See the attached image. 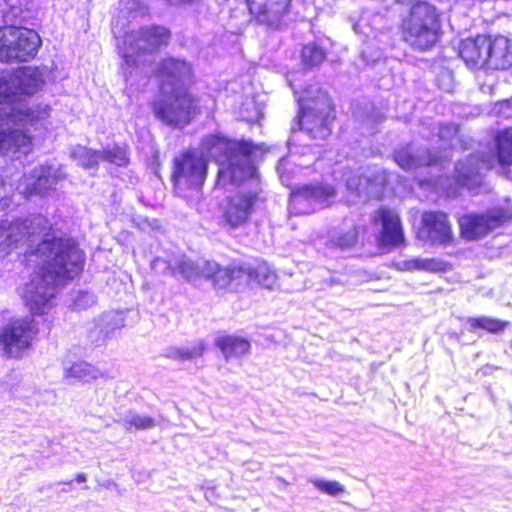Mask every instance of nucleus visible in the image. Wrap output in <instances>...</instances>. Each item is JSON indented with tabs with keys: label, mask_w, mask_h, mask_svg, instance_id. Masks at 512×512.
<instances>
[{
	"label": "nucleus",
	"mask_w": 512,
	"mask_h": 512,
	"mask_svg": "<svg viewBox=\"0 0 512 512\" xmlns=\"http://www.w3.org/2000/svg\"><path fill=\"white\" fill-rule=\"evenodd\" d=\"M487 65L492 69L512 66V41L505 36H488Z\"/></svg>",
	"instance_id": "nucleus-21"
},
{
	"label": "nucleus",
	"mask_w": 512,
	"mask_h": 512,
	"mask_svg": "<svg viewBox=\"0 0 512 512\" xmlns=\"http://www.w3.org/2000/svg\"><path fill=\"white\" fill-rule=\"evenodd\" d=\"M64 377L68 380L90 382L102 377V373L89 363L77 362L65 368Z\"/></svg>",
	"instance_id": "nucleus-27"
},
{
	"label": "nucleus",
	"mask_w": 512,
	"mask_h": 512,
	"mask_svg": "<svg viewBox=\"0 0 512 512\" xmlns=\"http://www.w3.org/2000/svg\"><path fill=\"white\" fill-rule=\"evenodd\" d=\"M420 233L434 243L446 244L452 239L450 223L442 212H425Z\"/></svg>",
	"instance_id": "nucleus-20"
},
{
	"label": "nucleus",
	"mask_w": 512,
	"mask_h": 512,
	"mask_svg": "<svg viewBox=\"0 0 512 512\" xmlns=\"http://www.w3.org/2000/svg\"><path fill=\"white\" fill-rule=\"evenodd\" d=\"M217 346L227 360L248 354L251 347L247 339L237 336L221 337L217 340Z\"/></svg>",
	"instance_id": "nucleus-26"
},
{
	"label": "nucleus",
	"mask_w": 512,
	"mask_h": 512,
	"mask_svg": "<svg viewBox=\"0 0 512 512\" xmlns=\"http://www.w3.org/2000/svg\"><path fill=\"white\" fill-rule=\"evenodd\" d=\"M205 346L202 342L189 347H171L166 351V356L177 361H188L198 358L202 355Z\"/></svg>",
	"instance_id": "nucleus-30"
},
{
	"label": "nucleus",
	"mask_w": 512,
	"mask_h": 512,
	"mask_svg": "<svg viewBox=\"0 0 512 512\" xmlns=\"http://www.w3.org/2000/svg\"><path fill=\"white\" fill-rule=\"evenodd\" d=\"M291 0H247L250 13L257 21L278 25L288 13Z\"/></svg>",
	"instance_id": "nucleus-16"
},
{
	"label": "nucleus",
	"mask_w": 512,
	"mask_h": 512,
	"mask_svg": "<svg viewBox=\"0 0 512 512\" xmlns=\"http://www.w3.org/2000/svg\"><path fill=\"white\" fill-rule=\"evenodd\" d=\"M71 157L85 168H92L98 164L101 155L83 146H76L71 151Z\"/></svg>",
	"instance_id": "nucleus-34"
},
{
	"label": "nucleus",
	"mask_w": 512,
	"mask_h": 512,
	"mask_svg": "<svg viewBox=\"0 0 512 512\" xmlns=\"http://www.w3.org/2000/svg\"><path fill=\"white\" fill-rule=\"evenodd\" d=\"M488 36L467 38L459 45V56L470 69H481L487 65Z\"/></svg>",
	"instance_id": "nucleus-19"
},
{
	"label": "nucleus",
	"mask_w": 512,
	"mask_h": 512,
	"mask_svg": "<svg viewBox=\"0 0 512 512\" xmlns=\"http://www.w3.org/2000/svg\"><path fill=\"white\" fill-rule=\"evenodd\" d=\"M367 19L365 17H362L359 22L354 24L353 28L356 33H362L367 35L369 37L368 33H366L365 28L367 27L366 23Z\"/></svg>",
	"instance_id": "nucleus-44"
},
{
	"label": "nucleus",
	"mask_w": 512,
	"mask_h": 512,
	"mask_svg": "<svg viewBox=\"0 0 512 512\" xmlns=\"http://www.w3.org/2000/svg\"><path fill=\"white\" fill-rule=\"evenodd\" d=\"M86 479H87L86 475H85V474H82V473H81V474H78V475L76 476V481H77L78 483L85 482V481H86Z\"/></svg>",
	"instance_id": "nucleus-46"
},
{
	"label": "nucleus",
	"mask_w": 512,
	"mask_h": 512,
	"mask_svg": "<svg viewBox=\"0 0 512 512\" xmlns=\"http://www.w3.org/2000/svg\"><path fill=\"white\" fill-rule=\"evenodd\" d=\"M302 61L307 66L319 65L325 58V52L317 44L305 45L302 49Z\"/></svg>",
	"instance_id": "nucleus-35"
},
{
	"label": "nucleus",
	"mask_w": 512,
	"mask_h": 512,
	"mask_svg": "<svg viewBox=\"0 0 512 512\" xmlns=\"http://www.w3.org/2000/svg\"><path fill=\"white\" fill-rule=\"evenodd\" d=\"M202 277L213 280L217 289L237 290L241 284L248 282L251 273L243 268H221L215 262L205 261L201 268Z\"/></svg>",
	"instance_id": "nucleus-14"
},
{
	"label": "nucleus",
	"mask_w": 512,
	"mask_h": 512,
	"mask_svg": "<svg viewBox=\"0 0 512 512\" xmlns=\"http://www.w3.org/2000/svg\"><path fill=\"white\" fill-rule=\"evenodd\" d=\"M239 115L247 122H256L262 117V108L255 103L254 99H246Z\"/></svg>",
	"instance_id": "nucleus-38"
},
{
	"label": "nucleus",
	"mask_w": 512,
	"mask_h": 512,
	"mask_svg": "<svg viewBox=\"0 0 512 512\" xmlns=\"http://www.w3.org/2000/svg\"><path fill=\"white\" fill-rule=\"evenodd\" d=\"M395 267L400 271L418 270L436 273L446 271L448 264L436 258H412L396 262Z\"/></svg>",
	"instance_id": "nucleus-25"
},
{
	"label": "nucleus",
	"mask_w": 512,
	"mask_h": 512,
	"mask_svg": "<svg viewBox=\"0 0 512 512\" xmlns=\"http://www.w3.org/2000/svg\"><path fill=\"white\" fill-rule=\"evenodd\" d=\"M202 150L219 164L217 185L237 183L252 178L256 172L252 163L254 145L250 142L213 135L203 141Z\"/></svg>",
	"instance_id": "nucleus-4"
},
{
	"label": "nucleus",
	"mask_w": 512,
	"mask_h": 512,
	"mask_svg": "<svg viewBox=\"0 0 512 512\" xmlns=\"http://www.w3.org/2000/svg\"><path fill=\"white\" fill-rule=\"evenodd\" d=\"M96 302L94 294L87 291H80L73 298L72 306L76 310H84Z\"/></svg>",
	"instance_id": "nucleus-41"
},
{
	"label": "nucleus",
	"mask_w": 512,
	"mask_h": 512,
	"mask_svg": "<svg viewBox=\"0 0 512 512\" xmlns=\"http://www.w3.org/2000/svg\"><path fill=\"white\" fill-rule=\"evenodd\" d=\"M122 421L127 429H131L132 427L135 429H149L154 426V420L151 417L136 413H129Z\"/></svg>",
	"instance_id": "nucleus-37"
},
{
	"label": "nucleus",
	"mask_w": 512,
	"mask_h": 512,
	"mask_svg": "<svg viewBox=\"0 0 512 512\" xmlns=\"http://www.w3.org/2000/svg\"><path fill=\"white\" fill-rule=\"evenodd\" d=\"M206 176V161L196 152H187L174 161L173 180L176 192L189 197L188 190L198 192Z\"/></svg>",
	"instance_id": "nucleus-9"
},
{
	"label": "nucleus",
	"mask_w": 512,
	"mask_h": 512,
	"mask_svg": "<svg viewBox=\"0 0 512 512\" xmlns=\"http://www.w3.org/2000/svg\"><path fill=\"white\" fill-rule=\"evenodd\" d=\"M290 86H291V87H292V89L294 90L295 94H297L298 92H297V90H296V88H295V86H294V84H293V82H292V81H290Z\"/></svg>",
	"instance_id": "nucleus-47"
},
{
	"label": "nucleus",
	"mask_w": 512,
	"mask_h": 512,
	"mask_svg": "<svg viewBox=\"0 0 512 512\" xmlns=\"http://www.w3.org/2000/svg\"><path fill=\"white\" fill-rule=\"evenodd\" d=\"M507 218L503 209H496L485 215L466 214L459 219L462 236L474 240L498 227Z\"/></svg>",
	"instance_id": "nucleus-13"
},
{
	"label": "nucleus",
	"mask_w": 512,
	"mask_h": 512,
	"mask_svg": "<svg viewBox=\"0 0 512 512\" xmlns=\"http://www.w3.org/2000/svg\"><path fill=\"white\" fill-rule=\"evenodd\" d=\"M113 33L116 35L117 34V31H116V28L113 27Z\"/></svg>",
	"instance_id": "nucleus-48"
},
{
	"label": "nucleus",
	"mask_w": 512,
	"mask_h": 512,
	"mask_svg": "<svg viewBox=\"0 0 512 512\" xmlns=\"http://www.w3.org/2000/svg\"><path fill=\"white\" fill-rule=\"evenodd\" d=\"M496 142L498 162L503 166L512 164V127L501 131Z\"/></svg>",
	"instance_id": "nucleus-29"
},
{
	"label": "nucleus",
	"mask_w": 512,
	"mask_h": 512,
	"mask_svg": "<svg viewBox=\"0 0 512 512\" xmlns=\"http://www.w3.org/2000/svg\"><path fill=\"white\" fill-rule=\"evenodd\" d=\"M100 155V159L106 160L117 166H123L128 162L126 150L117 145L108 146Z\"/></svg>",
	"instance_id": "nucleus-36"
},
{
	"label": "nucleus",
	"mask_w": 512,
	"mask_h": 512,
	"mask_svg": "<svg viewBox=\"0 0 512 512\" xmlns=\"http://www.w3.org/2000/svg\"><path fill=\"white\" fill-rule=\"evenodd\" d=\"M5 2L12 8L13 11H20L21 0H5Z\"/></svg>",
	"instance_id": "nucleus-45"
},
{
	"label": "nucleus",
	"mask_w": 512,
	"mask_h": 512,
	"mask_svg": "<svg viewBox=\"0 0 512 512\" xmlns=\"http://www.w3.org/2000/svg\"><path fill=\"white\" fill-rule=\"evenodd\" d=\"M47 71L35 67H24L12 74L15 90L18 91L19 103L42 89Z\"/></svg>",
	"instance_id": "nucleus-18"
},
{
	"label": "nucleus",
	"mask_w": 512,
	"mask_h": 512,
	"mask_svg": "<svg viewBox=\"0 0 512 512\" xmlns=\"http://www.w3.org/2000/svg\"><path fill=\"white\" fill-rule=\"evenodd\" d=\"M357 240V231L355 228L349 229L344 234H338L333 236L331 242L333 245L341 248L346 249L351 246H353L356 243Z\"/></svg>",
	"instance_id": "nucleus-40"
},
{
	"label": "nucleus",
	"mask_w": 512,
	"mask_h": 512,
	"mask_svg": "<svg viewBox=\"0 0 512 512\" xmlns=\"http://www.w3.org/2000/svg\"><path fill=\"white\" fill-rule=\"evenodd\" d=\"M255 201L256 195L252 193H240L231 198L225 210L226 223L232 228L244 224L250 216Z\"/></svg>",
	"instance_id": "nucleus-22"
},
{
	"label": "nucleus",
	"mask_w": 512,
	"mask_h": 512,
	"mask_svg": "<svg viewBox=\"0 0 512 512\" xmlns=\"http://www.w3.org/2000/svg\"><path fill=\"white\" fill-rule=\"evenodd\" d=\"M37 333L31 316L14 318L0 330V346L6 355L18 358L31 346Z\"/></svg>",
	"instance_id": "nucleus-10"
},
{
	"label": "nucleus",
	"mask_w": 512,
	"mask_h": 512,
	"mask_svg": "<svg viewBox=\"0 0 512 512\" xmlns=\"http://www.w3.org/2000/svg\"><path fill=\"white\" fill-rule=\"evenodd\" d=\"M309 482L320 492L332 497L340 496L346 492L345 486L336 480L312 477Z\"/></svg>",
	"instance_id": "nucleus-33"
},
{
	"label": "nucleus",
	"mask_w": 512,
	"mask_h": 512,
	"mask_svg": "<svg viewBox=\"0 0 512 512\" xmlns=\"http://www.w3.org/2000/svg\"><path fill=\"white\" fill-rule=\"evenodd\" d=\"M395 162L404 170L410 171L422 165H431L437 162L427 151L414 152L412 146L395 152Z\"/></svg>",
	"instance_id": "nucleus-24"
},
{
	"label": "nucleus",
	"mask_w": 512,
	"mask_h": 512,
	"mask_svg": "<svg viewBox=\"0 0 512 512\" xmlns=\"http://www.w3.org/2000/svg\"><path fill=\"white\" fill-rule=\"evenodd\" d=\"M157 77L164 99L154 104L155 115L169 125H187L197 112L195 99L185 90L191 77L190 65L183 60L166 59L157 69Z\"/></svg>",
	"instance_id": "nucleus-3"
},
{
	"label": "nucleus",
	"mask_w": 512,
	"mask_h": 512,
	"mask_svg": "<svg viewBox=\"0 0 512 512\" xmlns=\"http://www.w3.org/2000/svg\"><path fill=\"white\" fill-rule=\"evenodd\" d=\"M12 74H0V155L18 159L32 149V137L18 127L43 128L52 107L46 103L19 105Z\"/></svg>",
	"instance_id": "nucleus-2"
},
{
	"label": "nucleus",
	"mask_w": 512,
	"mask_h": 512,
	"mask_svg": "<svg viewBox=\"0 0 512 512\" xmlns=\"http://www.w3.org/2000/svg\"><path fill=\"white\" fill-rule=\"evenodd\" d=\"M41 45L39 35L31 29L7 26L0 28V61H27Z\"/></svg>",
	"instance_id": "nucleus-7"
},
{
	"label": "nucleus",
	"mask_w": 512,
	"mask_h": 512,
	"mask_svg": "<svg viewBox=\"0 0 512 512\" xmlns=\"http://www.w3.org/2000/svg\"><path fill=\"white\" fill-rule=\"evenodd\" d=\"M346 188L350 193L348 202H355L357 197H377L380 193V184L375 180H370L357 174L347 178Z\"/></svg>",
	"instance_id": "nucleus-23"
},
{
	"label": "nucleus",
	"mask_w": 512,
	"mask_h": 512,
	"mask_svg": "<svg viewBox=\"0 0 512 512\" xmlns=\"http://www.w3.org/2000/svg\"><path fill=\"white\" fill-rule=\"evenodd\" d=\"M491 166L492 162L490 160L481 159L478 155L471 156L465 162L457 164V182L474 192L482 184V171L489 169Z\"/></svg>",
	"instance_id": "nucleus-17"
},
{
	"label": "nucleus",
	"mask_w": 512,
	"mask_h": 512,
	"mask_svg": "<svg viewBox=\"0 0 512 512\" xmlns=\"http://www.w3.org/2000/svg\"><path fill=\"white\" fill-rule=\"evenodd\" d=\"M64 178L61 167L43 164L35 166L31 172L24 175L16 186V189L22 194L45 195L54 189L56 184Z\"/></svg>",
	"instance_id": "nucleus-11"
},
{
	"label": "nucleus",
	"mask_w": 512,
	"mask_h": 512,
	"mask_svg": "<svg viewBox=\"0 0 512 512\" xmlns=\"http://www.w3.org/2000/svg\"><path fill=\"white\" fill-rule=\"evenodd\" d=\"M246 272L251 273L249 281H256L262 287L275 289L278 286V276L276 272L265 262L259 263L255 268L249 267Z\"/></svg>",
	"instance_id": "nucleus-28"
},
{
	"label": "nucleus",
	"mask_w": 512,
	"mask_h": 512,
	"mask_svg": "<svg viewBox=\"0 0 512 512\" xmlns=\"http://www.w3.org/2000/svg\"><path fill=\"white\" fill-rule=\"evenodd\" d=\"M369 44L370 43H367L366 47L362 50V57H363L364 61H366L367 63H373L380 57L381 53L379 50L375 53V55H369L368 54Z\"/></svg>",
	"instance_id": "nucleus-43"
},
{
	"label": "nucleus",
	"mask_w": 512,
	"mask_h": 512,
	"mask_svg": "<svg viewBox=\"0 0 512 512\" xmlns=\"http://www.w3.org/2000/svg\"><path fill=\"white\" fill-rule=\"evenodd\" d=\"M201 268L202 265L198 266L189 260H183L179 263L175 273L181 275L188 281H192L197 277L202 276Z\"/></svg>",
	"instance_id": "nucleus-39"
},
{
	"label": "nucleus",
	"mask_w": 512,
	"mask_h": 512,
	"mask_svg": "<svg viewBox=\"0 0 512 512\" xmlns=\"http://www.w3.org/2000/svg\"><path fill=\"white\" fill-rule=\"evenodd\" d=\"M458 134L457 126L453 124H446L439 127V138L444 141L452 142Z\"/></svg>",
	"instance_id": "nucleus-42"
},
{
	"label": "nucleus",
	"mask_w": 512,
	"mask_h": 512,
	"mask_svg": "<svg viewBox=\"0 0 512 512\" xmlns=\"http://www.w3.org/2000/svg\"><path fill=\"white\" fill-rule=\"evenodd\" d=\"M21 245L27 247V266L35 271L19 294L33 315L47 314L54 305L57 287L82 270L83 253L71 239L57 237L42 215L0 226V257Z\"/></svg>",
	"instance_id": "nucleus-1"
},
{
	"label": "nucleus",
	"mask_w": 512,
	"mask_h": 512,
	"mask_svg": "<svg viewBox=\"0 0 512 512\" xmlns=\"http://www.w3.org/2000/svg\"><path fill=\"white\" fill-rule=\"evenodd\" d=\"M469 325V329L471 331H477L478 329H483L491 333H497L502 331L507 325L508 322L501 321L499 319L490 318V317H477V318H469L467 320Z\"/></svg>",
	"instance_id": "nucleus-31"
},
{
	"label": "nucleus",
	"mask_w": 512,
	"mask_h": 512,
	"mask_svg": "<svg viewBox=\"0 0 512 512\" xmlns=\"http://www.w3.org/2000/svg\"><path fill=\"white\" fill-rule=\"evenodd\" d=\"M169 39V32L163 27H147L137 32L126 34L122 44L118 45L122 54L125 66H138L140 52L151 53L166 44Z\"/></svg>",
	"instance_id": "nucleus-8"
},
{
	"label": "nucleus",
	"mask_w": 512,
	"mask_h": 512,
	"mask_svg": "<svg viewBox=\"0 0 512 512\" xmlns=\"http://www.w3.org/2000/svg\"><path fill=\"white\" fill-rule=\"evenodd\" d=\"M125 325V320L122 312H107L100 318L101 333L105 337L111 336L115 330L122 328Z\"/></svg>",
	"instance_id": "nucleus-32"
},
{
	"label": "nucleus",
	"mask_w": 512,
	"mask_h": 512,
	"mask_svg": "<svg viewBox=\"0 0 512 512\" xmlns=\"http://www.w3.org/2000/svg\"><path fill=\"white\" fill-rule=\"evenodd\" d=\"M336 191L329 185L304 186L291 193V207L297 213H310L329 206Z\"/></svg>",
	"instance_id": "nucleus-12"
},
{
	"label": "nucleus",
	"mask_w": 512,
	"mask_h": 512,
	"mask_svg": "<svg viewBox=\"0 0 512 512\" xmlns=\"http://www.w3.org/2000/svg\"><path fill=\"white\" fill-rule=\"evenodd\" d=\"M440 32V15L434 6L427 2L414 4L402 22L404 41L421 51L432 48L438 41Z\"/></svg>",
	"instance_id": "nucleus-5"
},
{
	"label": "nucleus",
	"mask_w": 512,
	"mask_h": 512,
	"mask_svg": "<svg viewBox=\"0 0 512 512\" xmlns=\"http://www.w3.org/2000/svg\"><path fill=\"white\" fill-rule=\"evenodd\" d=\"M376 222H381V230L378 235V243L383 248L398 247L404 242V234L400 218L396 212L386 208L379 209Z\"/></svg>",
	"instance_id": "nucleus-15"
},
{
	"label": "nucleus",
	"mask_w": 512,
	"mask_h": 512,
	"mask_svg": "<svg viewBox=\"0 0 512 512\" xmlns=\"http://www.w3.org/2000/svg\"><path fill=\"white\" fill-rule=\"evenodd\" d=\"M306 95L298 97L300 116L298 126L315 139H325L331 133L333 119L331 101L326 92L318 88L306 90Z\"/></svg>",
	"instance_id": "nucleus-6"
}]
</instances>
